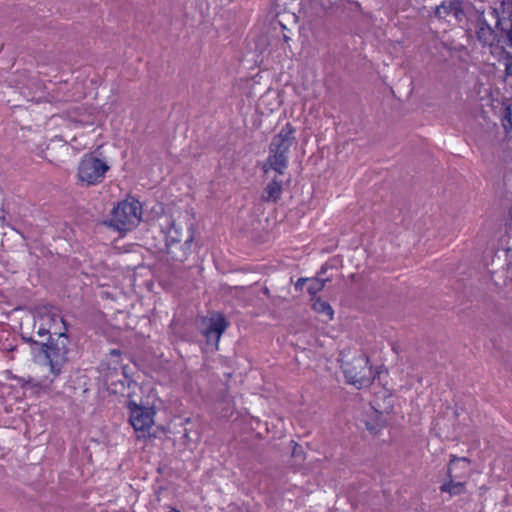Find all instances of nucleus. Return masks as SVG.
<instances>
[{"label": "nucleus", "instance_id": "obj_15", "mask_svg": "<svg viewBox=\"0 0 512 512\" xmlns=\"http://www.w3.org/2000/svg\"><path fill=\"white\" fill-rule=\"evenodd\" d=\"M453 15L457 20H461L464 12L462 2L460 0L443 1L435 9V16L439 19H444L449 15Z\"/></svg>", "mask_w": 512, "mask_h": 512}, {"label": "nucleus", "instance_id": "obj_2", "mask_svg": "<svg viewBox=\"0 0 512 512\" xmlns=\"http://www.w3.org/2000/svg\"><path fill=\"white\" fill-rule=\"evenodd\" d=\"M163 231L166 235L167 253L170 255L171 259L178 262H184L187 260L191 253V244L193 242L192 230H188L185 241L181 244L183 227L173 218L168 217L166 218Z\"/></svg>", "mask_w": 512, "mask_h": 512}, {"label": "nucleus", "instance_id": "obj_3", "mask_svg": "<svg viewBox=\"0 0 512 512\" xmlns=\"http://www.w3.org/2000/svg\"><path fill=\"white\" fill-rule=\"evenodd\" d=\"M53 334L56 338L49 337L47 343H42V351L45 354L50 371L54 376L61 372V368L67 361L68 353V337L66 335V327L64 330L54 329Z\"/></svg>", "mask_w": 512, "mask_h": 512}, {"label": "nucleus", "instance_id": "obj_7", "mask_svg": "<svg viewBox=\"0 0 512 512\" xmlns=\"http://www.w3.org/2000/svg\"><path fill=\"white\" fill-rule=\"evenodd\" d=\"M129 422L137 433L145 436L154 425L156 411L153 407H146L137 404L135 401H129Z\"/></svg>", "mask_w": 512, "mask_h": 512}, {"label": "nucleus", "instance_id": "obj_10", "mask_svg": "<svg viewBox=\"0 0 512 512\" xmlns=\"http://www.w3.org/2000/svg\"><path fill=\"white\" fill-rule=\"evenodd\" d=\"M204 323L203 336L206 338L207 343L217 347L222 334L229 326L228 321L222 314L217 313L205 320Z\"/></svg>", "mask_w": 512, "mask_h": 512}, {"label": "nucleus", "instance_id": "obj_18", "mask_svg": "<svg viewBox=\"0 0 512 512\" xmlns=\"http://www.w3.org/2000/svg\"><path fill=\"white\" fill-rule=\"evenodd\" d=\"M499 62L504 66L505 79L512 78V52L503 50Z\"/></svg>", "mask_w": 512, "mask_h": 512}, {"label": "nucleus", "instance_id": "obj_19", "mask_svg": "<svg viewBox=\"0 0 512 512\" xmlns=\"http://www.w3.org/2000/svg\"><path fill=\"white\" fill-rule=\"evenodd\" d=\"M326 279L312 278L308 279V287L307 291L311 296H315L318 292H320L326 283Z\"/></svg>", "mask_w": 512, "mask_h": 512}, {"label": "nucleus", "instance_id": "obj_16", "mask_svg": "<svg viewBox=\"0 0 512 512\" xmlns=\"http://www.w3.org/2000/svg\"><path fill=\"white\" fill-rule=\"evenodd\" d=\"M312 306H313L314 311L320 315L325 316L327 321H330L333 319L334 311L328 302L323 301L320 298H317V299H314Z\"/></svg>", "mask_w": 512, "mask_h": 512}, {"label": "nucleus", "instance_id": "obj_5", "mask_svg": "<svg viewBox=\"0 0 512 512\" xmlns=\"http://www.w3.org/2000/svg\"><path fill=\"white\" fill-rule=\"evenodd\" d=\"M469 460L465 457L452 456L448 467L449 481L441 486L442 492H447L451 496L463 494L465 492V482L460 479L468 477Z\"/></svg>", "mask_w": 512, "mask_h": 512}, {"label": "nucleus", "instance_id": "obj_26", "mask_svg": "<svg viewBox=\"0 0 512 512\" xmlns=\"http://www.w3.org/2000/svg\"><path fill=\"white\" fill-rule=\"evenodd\" d=\"M506 250H507V252H511L512 251V241L511 242H510V240L508 241Z\"/></svg>", "mask_w": 512, "mask_h": 512}, {"label": "nucleus", "instance_id": "obj_8", "mask_svg": "<svg viewBox=\"0 0 512 512\" xmlns=\"http://www.w3.org/2000/svg\"><path fill=\"white\" fill-rule=\"evenodd\" d=\"M60 324L65 327L64 319L56 311L44 308V311H39L34 318L33 330L38 337H51L54 335V329H60Z\"/></svg>", "mask_w": 512, "mask_h": 512}, {"label": "nucleus", "instance_id": "obj_25", "mask_svg": "<svg viewBox=\"0 0 512 512\" xmlns=\"http://www.w3.org/2000/svg\"><path fill=\"white\" fill-rule=\"evenodd\" d=\"M507 38H508V41L510 43V45L512 46V22H511V27L508 31V34H507Z\"/></svg>", "mask_w": 512, "mask_h": 512}, {"label": "nucleus", "instance_id": "obj_6", "mask_svg": "<svg viewBox=\"0 0 512 512\" xmlns=\"http://www.w3.org/2000/svg\"><path fill=\"white\" fill-rule=\"evenodd\" d=\"M109 166L103 160L92 154H86L78 165L77 176L79 181L87 185H96L104 179Z\"/></svg>", "mask_w": 512, "mask_h": 512}, {"label": "nucleus", "instance_id": "obj_13", "mask_svg": "<svg viewBox=\"0 0 512 512\" xmlns=\"http://www.w3.org/2000/svg\"><path fill=\"white\" fill-rule=\"evenodd\" d=\"M488 15L493 19L495 28H500L502 20L512 22V0H495L488 9Z\"/></svg>", "mask_w": 512, "mask_h": 512}, {"label": "nucleus", "instance_id": "obj_24", "mask_svg": "<svg viewBox=\"0 0 512 512\" xmlns=\"http://www.w3.org/2000/svg\"><path fill=\"white\" fill-rule=\"evenodd\" d=\"M281 27H282V30H283V33H282V36H283V41L285 43H288L290 40H291V37L289 35V31L286 29V27L282 24H280Z\"/></svg>", "mask_w": 512, "mask_h": 512}, {"label": "nucleus", "instance_id": "obj_12", "mask_svg": "<svg viewBox=\"0 0 512 512\" xmlns=\"http://www.w3.org/2000/svg\"><path fill=\"white\" fill-rule=\"evenodd\" d=\"M289 155L276 152L269 149V154L265 160L262 169L268 175L270 172L277 173L278 175H285L288 168Z\"/></svg>", "mask_w": 512, "mask_h": 512}, {"label": "nucleus", "instance_id": "obj_11", "mask_svg": "<svg viewBox=\"0 0 512 512\" xmlns=\"http://www.w3.org/2000/svg\"><path fill=\"white\" fill-rule=\"evenodd\" d=\"M295 132V128L290 123H286L272 138L269 149L289 155L290 148L296 140Z\"/></svg>", "mask_w": 512, "mask_h": 512}, {"label": "nucleus", "instance_id": "obj_23", "mask_svg": "<svg viewBox=\"0 0 512 512\" xmlns=\"http://www.w3.org/2000/svg\"><path fill=\"white\" fill-rule=\"evenodd\" d=\"M306 282H308V278H299L295 283V289L302 290Z\"/></svg>", "mask_w": 512, "mask_h": 512}, {"label": "nucleus", "instance_id": "obj_22", "mask_svg": "<svg viewBox=\"0 0 512 512\" xmlns=\"http://www.w3.org/2000/svg\"><path fill=\"white\" fill-rule=\"evenodd\" d=\"M22 336V339L24 341H26L27 343H30V344H38V341H36L32 335H28L27 333L25 332H22L21 334Z\"/></svg>", "mask_w": 512, "mask_h": 512}, {"label": "nucleus", "instance_id": "obj_9", "mask_svg": "<svg viewBox=\"0 0 512 512\" xmlns=\"http://www.w3.org/2000/svg\"><path fill=\"white\" fill-rule=\"evenodd\" d=\"M494 21L488 11L478 12L476 20V36L483 46L492 47L497 41V34L493 28Z\"/></svg>", "mask_w": 512, "mask_h": 512}, {"label": "nucleus", "instance_id": "obj_1", "mask_svg": "<svg viewBox=\"0 0 512 512\" xmlns=\"http://www.w3.org/2000/svg\"><path fill=\"white\" fill-rule=\"evenodd\" d=\"M346 382L358 389L368 387L375 379L368 356L360 351L344 350L340 354Z\"/></svg>", "mask_w": 512, "mask_h": 512}, {"label": "nucleus", "instance_id": "obj_4", "mask_svg": "<svg viewBox=\"0 0 512 512\" xmlns=\"http://www.w3.org/2000/svg\"><path fill=\"white\" fill-rule=\"evenodd\" d=\"M141 213L139 201H121L112 211L110 225L119 231L131 230L140 222Z\"/></svg>", "mask_w": 512, "mask_h": 512}, {"label": "nucleus", "instance_id": "obj_20", "mask_svg": "<svg viewBox=\"0 0 512 512\" xmlns=\"http://www.w3.org/2000/svg\"><path fill=\"white\" fill-rule=\"evenodd\" d=\"M376 416H377V421L375 423L374 422H370V421H366V428L372 434H377L379 432V430L381 428H383L384 425H385V421L382 420V414L376 413Z\"/></svg>", "mask_w": 512, "mask_h": 512}, {"label": "nucleus", "instance_id": "obj_14", "mask_svg": "<svg viewBox=\"0 0 512 512\" xmlns=\"http://www.w3.org/2000/svg\"><path fill=\"white\" fill-rule=\"evenodd\" d=\"M283 175H275L271 178L270 182L266 185L262 193V200L265 202H277L283 193L284 181L281 178Z\"/></svg>", "mask_w": 512, "mask_h": 512}, {"label": "nucleus", "instance_id": "obj_21", "mask_svg": "<svg viewBox=\"0 0 512 512\" xmlns=\"http://www.w3.org/2000/svg\"><path fill=\"white\" fill-rule=\"evenodd\" d=\"M114 374L117 376L119 374H123V371L119 372L117 368H114V371L105 375V380L107 383L114 384L115 381L113 380Z\"/></svg>", "mask_w": 512, "mask_h": 512}, {"label": "nucleus", "instance_id": "obj_27", "mask_svg": "<svg viewBox=\"0 0 512 512\" xmlns=\"http://www.w3.org/2000/svg\"><path fill=\"white\" fill-rule=\"evenodd\" d=\"M112 354H114V355H117V356H118V355H119V351H117V350H112Z\"/></svg>", "mask_w": 512, "mask_h": 512}, {"label": "nucleus", "instance_id": "obj_17", "mask_svg": "<svg viewBox=\"0 0 512 512\" xmlns=\"http://www.w3.org/2000/svg\"><path fill=\"white\" fill-rule=\"evenodd\" d=\"M501 124L506 133H512V105L505 104L501 109Z\"/></svg>", "mask_w": 512, "mask_h": 512}]
</instances>
